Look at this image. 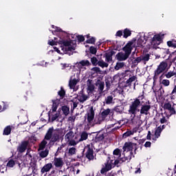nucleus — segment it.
<instances>
[{
	"instance_id": "obj_1",
	"label": "nucleus",
	"mask_w": 176,
	"mask_h": 176,
	"mask_svg": "<svg viewBox=\"0 0 176 176\" xmlns=\"http://www.w3.org/2000/svg\"><path fill=\"white\" fill-rule=\"evenodd\" d=\"M144 98H145V96L142 95L141 96H138V98L133 99V101L131 102L128 111L130 115L135 116V115H137V112H140V107L144 104V101L141 100H144Z\"/></svg>"
},
{
	"instance_id": "obj_2",
	"label": "nucleus",
	"mask_w": 176,
	"mask_h": 176,
	"mask_svg": "<svg viewBox=\"0 0 176 176\" xmlns=\"http://www.w3.org/2000/svg\"><path fill=\"white\" fill-rule=\"evenodd\" d=\"M65 133H67V131H65L64 132L63 128L54 129L52 142H57V141H60V137L65 135Z\"/></svg>"
},
{
	"instance_id": "obj_3",
	"label": "nucleus",
	"mask_w": 176,
	"mask_h": 176,
	"mask_svg": "<svg viewBox=\"0 0 176 176\" xmlns=\"http://www.w3.org/2000/svg\"><path fill=\"white\" fill-rule=\"evenodd\" d=\"M151 108H152V107L151 106V102L149 100L146 102H143L142 106H140V109L139 110L140 116L142 115H148L151 111Z\"/></svg>"
},
{
	"instance_id": "obj_4",
	"label": "nucleus",
	"mask_w": 176,
	"mask_h": 176,
	"mask_svg": "<svg viewBox=\"0 0 176 176\" xmlns=\"http://www.w3.org/2000/svg\"><path fill=\"white\" fill-rule=\"evenodd\" d=\"M167 67H168V64L166 62L162 61L160 64L157 66V69L154 72V76L157 78L160 74H163L164 71H166Z\"/></svg>"
},
{
	"instance_id": "obj_5",
	"label": "nucleus",
	"mask_w": 176,
	"mask_h": 176,
	"mask_svg": "<svg viewBox=\"0 0 176 176\" xmlns=\"http://www.w3.org/2000/svg\"><path fill=\"white\" fill-rule=\"evenodd\" d=\"M87 151L85 153V157L89 160V162H91L96 159V154L94 155V150H93V146L88 145L86 148Z\"/></svg>"
},
{
	"instance_id": "obj_6",
	"label": "nucleus",
	"mask_w": 176,
	"mask_h": 176,
	"mask_svg": "<svg viewBox=\"0 0 176 176\" xmlns=\"http://www.w3.org/2000/svg\"><path fill=\"white\" fill-rule=\"evenodd\" d=\"M163 108H164V111H168V112L170 113V115L166 116L167 119H170V116H171L173 115H175V113H176L175 109H174V107H173V106H171V103H170V102L164 103Z\"/></svg>"
},
{
	"instance_id": "obj_7",
	"label": "nucleus",
	"mask_w": 176,
	"mask_h": 176,
	"mask_svg": "<svg viewBox=\"0 0 176 176\" xmlns=\"http://www.w3.org/2000/svg\"><path fill=\"white\" fill-rule=\"evenodd\" d=\"M28 145H30V141L25 140L22 141L21 144L17 147V152L19 153H24L25 151H27V148H28Z\"/></svg>"
},
{
	"instance_id": "obj_8",
	"label": "nucleus",
	"mask_w": 176,
	"mask_h": 176,
	"mask_svg": "<svg viewBox=\"0 0 176 176\" xmlns=\"http://www.w3.org/2000/svg\"><path fill=\"white\" fill-rule=\"evenodd\" d=\"M134 42H135V40L129 41L122 48L123 52L130 56V54H131V52L133 51V45Z\"/></svg>"
},
{
	"instance_id": "obj_9",
	"label": "nucleus",
	"mask_w": 176,
	"mask_h": 176,
	"mask_svg": "<svg viewBox=\"0 0 176 176\" xmlns=\"http://www.w3.org/2000/svg\"><path fill=\"white\" fill-rule=\"evenodd\" d=\"M65 36L66 38H69L67 37V36H59V40H58V45H63V47H68V46H71L72 45V40H65Z\"/></svg>"
},
{
	"instance_id": "obj_10",
	"label": "nucleus",
	"mask_w": 176,
	"mask_h": 176,
	"mask_svg": "<svg viewBox=\"0 0 176 176\" xmlns=\"http://www.w3.org/2000/svg\"><path fill=\"white\" fill-rule=\"evenodd\" d=\"M96 86L98 87L99 94H102L104 93V87H105V82L98 79L96 82Z\"/></svg>"
},
{
	"instance_id": "obj_11",
	"label": "nucleus",
	"mask_w": 176,
	"mask_h": 176,
	"mask_svg": "<svg viewBox=\"0 0 176 176\" xmlns=\"http://www.w3.org/2000/svg\"><path fill=\"white\" fill-rule=\"evenodd\" d=\"M94 109L93 107L90 109V112L87 114L88 126H93V120H94Z\"/></svg>"
},
{
	"instance_id": "obj_12",
	"label": "nucleus",
	"mask_w": 176,
	"mask_h": 176,
	"mask_svg": "<svg viewBox=\"0 0 176 176\" xmlns=\"http://www.w3.org/2000/svg\"><path fill=\"white\" fill-rule=\"evenodd\" d=\"M129 57H130V55H128V54H126L125 52H118L116 56V58L118 61H126Z\"/></svg>"
},
{
	"instance_id": "obj_13",
	"label": "nucleus",
	"mask_w": 176,
	"mask_h": 176,
	"mask_svg": "<svg viewBox=\"0 0 176 176\" xmlns=\"http://www.w3.org/2000/svg\"><path fill=\"white\" fill-rule=\"evenodd\" d=\"M162 36L160 34H155L151 41V45L153 46H156L160 45L157 42H161Z\"/></svg>"
},
{
	"instance_id": "obj_14",
	"label": "nucleus",
	"mask_w": 176,
	"mask_h": 176,
	"mask_svg": "<svg viewBox=\"0 0 176 176\" xmlns=\"http://www.w3.org/2000/svg\"><path fill=\"white\" fill-rule=\"evenodd\" d=\"M148 38L145 36H140L137 41V47H144V45L146 43V41H148Z\"/></svg>"
},
{
	"instance_id": "obj_15",
	"label": "nucleus",
	"mask_w": 176,
	"mask_h": 176,
	"mask_svg": "<svg viewBox=\"0 0 176 176\" xmlns=\"http://www.w3.org/2000/svg\"><path fill=\"white\" fill-rule=\"evenodd\" d=\"M54 131V128L53 126L48 129L45 137L44 140H46L47 141H52V138H53V133Z\"/></svg>"
},
{
	"instance_id": "obj_16",
	"label": "nucleus",
	"mask_w": 176,
	"mask_h": 176,
	"mask_svg": "<svg viewBox=\"0 0 176 176\" xmlns=\"http://www.w3.org/2000/svg\"><path fill=\"white\" fill-rule=\"evenodd\" d=\"M122 149L124 152H133V143L131 142H125Z\"/></svg>"
},
{
	"instance_id": "obj_17",
	"label": "nucleus",
	"mask_w": 176,
	"mask_h": 176,
	"mask_svg": "<svg viewBox=\"0 0 176 176\" xmlns=\"http://www.w3.org/2000/svg\"><path fill=\"white\" fill-rule=\"evenodd\" d=\"M54 164L55 167H56L58 168L60 167H63V166H64V162L63 161V158L54 157Z\"/></svg>"
},
{
	"instance_id": "obj_18",
	"label": "nucleus",
	"mask_w": 176,
	"mask_h": 176,
	"mask_svg": "<svg viewBox=\"0 0 176 176\" xmlns=\"http://www.w3.org/2000/svg\"><path fill=\"white\" fill-rule=\"evenodd\" d=\"M53 168V164L52 163L46 164L41 170V174H45V173H49L50 170Z\"/></svg>"
},
{
	"instance_id": "obj_19",
	"label": "nucleus",
	"mask_w": 176,
	"mask_h": 176,
	"mask_svg": "<svg viewBox=\"0 0 176 176\" xmlns=\"http://www.w3.org/2000/svg\"><path fill=\"white\" fill-rule=\"evenodd\" d=\"M115 54H116V52L115 51H111L105 53V61H107V63H111V61H112V56H115Z\"/></svg>"
},
{
	"instance_id": "obj_20",
	"label": "nucleus",
	"mask_w": 176,
	"mask_h": 176,
	"mask_svg": "<svg viewBox=\"0 0 176 176\" xmlns=\"http://www.w3.org/2000/svg\"><path fill=\"white\" fill-rule=\"evenodd\" d=\"M59 32V34L58 35V38H60V36H69V34H68L67 32L63 31V30L58 27L55 28V30L52 31V34H54V32Z\"/></svg>"
},
{
	"instance_id": "obj_21",
	"label": "nucleus",
	"mask_w": 176,
	"mask_h": 176,
	"mask_svg": "<svg viewBox=\"0 0 176 176\" xmlns=\"http://www.w3.org/2000/svg\"><path fill=\"white\" fill-rule=\"evenodd\" d=\"M104 138H105V135H104V133L100 131L96 134V135L95 137V141H96V142H100L102 141V140H104Z\"/></svg>"
},
{
	"instance_id": "obj_22",
	"label": "nucleus",
	"mask_w": 176,
	"mask_h": 176,
	"mask_svg": "<svg viewBox=\"0 0 176 176\" xmlns=\"http://www.w3.org/2000/svg\"><path fill=\"white\" fill-rule=\"evenodd\" d=\"M133 156V152H130V155L128 157H123L120 158V164H122V163H124L126 162V163H129V162H130L131 160V157Z\"/></svg>"
},
{
	"instance_id": "obj_23",
	"label": "nucleus",
	"mask_w": 176,
	"mask_h": 176,
	"mask_svg": "<svg viewBox=\"0 0 176 176\" xmlns=\"http://www.w3.org/2000/svg\"><path fill=\"white\" fill-rule=\"evenodd\" d=\"M137 79V77L135 76L130 77L126 82H125V87H130L131 86V83L134 82Z\"/></svg>"
},
{
	"instance_id": "obj_24",
	"label": "nucleus",
	"mask_w": 176,
	"mask_h": 176,
	"mask_svg": "<svg viewBox=\"0 0 176 176\" xmlns=\"http://www.w3.org/2000/svg\"><path fill=\"white\" fill-rule=\"evenodd\" d=\"M89 138V134L86 131H82L80 135V138L78 140V142H82V141H86Z\"/></svg>"
},
{
	"instance_id": "obj_25",
	"label": "nucleus",
	"mask_w": 176,
	"mask_h": 176,
	"mask_svg": "<svg viewBox=\"0 0 176 176\" xmlns=\"http://www.w3.org/2000/svg\"><path fill=\"white\" fill-rule=\"evenodd\" d=\"M142 57V61L144 64H146L147 61H149L151 58V55L149 54H146L140 56Z\"/></svg>"
},
{
	"instance_id": "obj_26",
	"label": "nucleus",
	"mask_w": 176,
	"mask_h": 176,
	"mask_svg": "<svg viewBox=\"0 0 176 176\" xmlns=\"http://www.w3.org/2000/svg\"><path fill=\"white\" fill-rule=\"evenodd\" d=\"M60 100L56 99V100H52V112H56L57 111V108H58V104L57 102H59Z\"/></svg>"
},
{
	"instance_id": "obj_27",
	"label": "nucleus",
	"mask_w": 176,
	"mask_h": 176,
	"mask_svg": "<svg viewBox=\"0 0 176 176\" xmlns=\"http://www.w3.org/2000/svg\"><path fill=\"white\" fill-rule=\"evenodd\" d=\"M98 67H100L101 68H108L109 66V64L108 63L104 62L103 60H100L98 63Z\"/></svg>"
},
{
	"instance_id": "obj_28",
	"label": "nucleus",
	"mask_w": 176,
	"mask_h": 176,
	"mask_svg": "<svg viewBox=\"0 0 176 176\" xmlns=\"http://www.w3.org/2000/svg\"><path fill=\"white\" fill-rule=\"evenodd\" d=\"M60 47L61 50L64 52H72L73 50H75V47L72 46V45L66 47H64V46L61 45Z\"/></svg>"
},
{
	"instance_id": "obj_29",
	"label": "nucleus",
	"mask_w": 176,
	"mask_h": 176,
	"mask_svg": "<svg viewBox=\"0 0 176 176\" xmlns=\"http://www.w3.org/2000/svg\"><path fill=\"white\" fill-rule=\"evenodd\" d=\"M65 89H64V87H61L60 90L58 91V96L60 97V100H63L64 97H65Z\"/></svg>"
},
{
	"instance_id": "obj_30",
	"label": "nucleus",
	"mask_w": 176,
	"mask_h": 176,
	"mask_svg": "<svg viewBox=\"0 0 176 176\" xmlns=\"http://www.w3.org/2000/svg\"><path fill=\"white\" fill-rule=\"evenodd\" d=\"M10 133H12V127L8 125L4 129L3 135H9Z\"/></svg>"
},
{
	"instance_id": "obj_31",
	"label": "nucleus",
	"mask_w": 176,
	"mask_h": 176,
	"mask_svg": "<svg viewBox=\"0 0 176 176\" xmlns=\"http://www.w3.org/2000/svg\"><path fill=\"white\" fill-rule=\"evenodd\" d=\"M175 75V73H174V72H168L167 74H163L161 76L160 78H164V76H166V78H167V79H170V78H173V76H174Z\"/></svg>"
},
{
	"instance_id": "obj_32",
	"label": "nucleus",
	"mask_w": 176,
	"mask_h": 176,
	"mask_svg": "<svg viewBox=\"0 0 176 176\" xmlns=\"http://www.w3.org/2000/svg\"><path fill=\"white\" fill-rule=\"evenodd\" d=\"M62 111L65 116H68V115H69V107L68 106H63Z\"/></svg>"
},
{
	"instance_id": "obj_33",
	"label": "nucleus",
	"mask_w": 176,
	"mask_h": 176,
	"mask_svg": "<svg viewBox=\"0 0 176 176\" xmlns=\"http://www.w3.org/2000/svg\"><path fill=\"white\" fill-rule=\"evenodd\" d=\"M123 34V38H125V39H127L129 36H131V32L129 30V28L124 29Z\"/></svg>"
},
{
	"instance_id": "obj_34",
	"label": "nucleus",
	"mask_w": 176,
	"mask_h": 176,
	"mask_svg": "<svg viewBox=\"0 0 176 176\" xmlns=\"http://www.w3.org/2000/svg\"><path fill=\"white\" fill-rule=\"evenodd\" d=\"M87 98H89V96H87V95H85V94H82L81 96L78 97V100L80 102L83 104L85 101L87 100Z\"/></svg>"
},
{
	"instance_id": "obj_35",
	"label": "nucleus",
	"mask_w": 176,
	"mask_h": 176,
	"mask_svg": "<svg viewBox=\"0 0 176 176\" xmlns=\"http://www.w3.org/2000/svg\"><path fill=\"white\" fill-rule=\"evenodd\" d=\"M46 145H47V142L46 141V140L44 139L39 144V151H43V149L46 148Z\"/></svg>"
},
{
	"instance_id": "obj_36",
	"label": "nucleus",
	"mask_w": 176,
	"mask_h": 176,
	"mask_svg": "<svg viewBox=\"0 0 176 176\" xmlns=\"http://www.w3.org/2000/svg\"><path fill=\"white\" fill-rule=\"evenodd\" d=\"M74 131H69L65 135V140H68L69 141L70 140H72V138L74 137Z\"/></svg>"
},
{
	"instance_id": "obj_37",
	"label": "nucleus",
	"mask_w": 176,
	"mask_h": 176,
	"mask_svg": "<svg viewBox=\"0 0 176 176\" xmlns=\"http://www.w3.org/2000/svg\"><path fill=\"white\" fill-rule=\"evenodd\" d=\"M104 167L108 171L114 168L112 162H110L109 160H107V163H104Z\"/></svg>"
},
{
	"instance_id": "obj_38",
	"label": "nucleus",
	"mask_w": 176,
	"mask_h": 176,
	"mask_svg": "<svg viewBox=\"0 0 176 176\" xmlns=\"http://www.w3.org/2000/svg\"><path fill=\"white\" fill-rule=\"evenodd\" d=\"M124 67V63L123 62H118L114 67V69L116 71H119V69H121V68H123Z\"/></svg>"
},
{
	"instance_id": "obj_39",
	"label": "nucleus",
	"mask_w": 176,
	"mask_h": 176,
	"mask_svg": "<svg viewBox=\"0 0 176 176\" xmlns=\"http://www.w3.org/2000/svg\"><path fill=\"white\" fill-rule=\"evenodd\" d=\"M78 84V80L76 79L70 80L69 82V86L70 89H74L75 86Z\"/></svg>"
},
{
	"instance_id": "obj_40",
	"label": "nucleus",
	"mask_w": 176,
	"mask_h": 176,
	"mask_svg": "<svg viewBox=\"0 0 176 176\" xmlns=\"http://www.w3.org/2000/svg\"><path fill=\"white\" fill-rule=\"evenodd\" d=\"M47 155H49V151L47 149L41 151L39 153V156L42 159H45V157H47Z\"/></svg>"
},
{
	"instance_id": "obj_41",
	"label": "nucleus",
	"mask_w": 176,
	"mask_h": 176,
	"mask_svg": "<svg viewBox=\"0 0 176 176\" xmlns=\"http://www.w3.org/2000/svg\"><path fill=\"white\" fill-rule=\"evenodd\" d=\"M99 61L100 60H98V59L96 56H93L92 58H91V63L92 65H94V67H97Z\"/></svg>"
},
{
	"instance_id": "obj_42",
	"label": "nucleus",
	"mask_w": 176,
	"mask_h": 176,
	"mask_svg": "<svg viewBox=\"0 0 176 176\" xmlns=\"http://www.w3.org/2000/svg\"><path fill=\"white\" fill-rule=\"evenodd\" d=\"M105 102L107 105H109L113 102V96H109L105 98Z\"/></svg>"
},
{
	"instance_id": "obj_43",
	"label": "nucleus",
	"mask_w": 176,
	"mask_h": 176,
	"mask_svg": "<svg viewBox=\"0 0 176 176\" xmlns=\"http://www.w3.org/2000/svg\"><path fill=\"white\" fill-rule=\"evenodd\" d=\"M111 113V109H104L102 113H101V116L102 118H107L108 116V115H109V113Z\"/></svg>"
},
{
	"instance_id": "obj_44",
	"label": "nucleus",
	"mask_w": 176,
	"mask_h": 176,
	"mask_svg": "<svg viewBox=\"0 0 176 176\" xmlns=\"http://www.w3.org/2000/svg\"><path fill=\"white\" fill-rule=\"evenodd\" d=\"M79 64H80L82 67H89V65H91V63L88 60H82L79 62Z\"/></svg>"
},
{
	"instance_id": "obj_45",
	"label": "nucleus",
	"mask_w": 176,
	"mask_h": 176,
	"mask_svg": "<svg viewBox=\"0 0 176 176\" xmlns=\"http://www.w3.org/2000/svg\"><path fill=\"white\" fill-rule=\"evenodd\" d=\"M134 134L133 131L128 130L122 135V138H127V137H130V135H133Z\"/></svg>"
},
{
	"instance_id": "obj_46",
	"label": "nucleus",
	"mask_w": 176,
	"mask_h": 176,
	"mask_svg": "<svg viewBox=\"0 0 176 176\" xmlns=\"http://www.w3.org/2000/svg\"><path fill=\"white\" fill-rule=\"evenodd\" d=\"M162 126H158L155 132V136L156 138H159L160 135L162 134Z\"/></svg>"
},
{
	"instance_id": "obj_47",
	"label": "nucleus",
	"mask_w": 176,
	"mask_h": 176,
	"mask_svg": "<svg viewBox=\"0 0 176 176\" xmlns=\"http://www.w3.org/2000/svg\"><path fill=\"white\" fill-rule=\"evenodd\" d=\"M15 165H16V161H14L13 159H11L8 161L6 166L7 167L10 168L12 167H14Z\"/></svg>"
},
{
	"instance_id": "obj_48",
	"label": "nucleus",
	"mask_w": 176,
	"mask_h": 176,
	"mask_svg": "<svg viewBox=\"0 0 176 176\" xmlns=\"http://www.w3.org/2000/svg\"><path fill=\"white\" fill-rule=\"evenodd\" d=\"M95 88L96 87H94V85L91 84V82L89 81V85L87 87L88 93H93V91H94Z\"/></svg>"
},
{
	"instance_id": "obj_49",
	"label": "nucleus",
	"mask_w": 176,
	"mask_h": 176,
	"mask_svg": "<svg viewBox=\"0 0 176 176\" xmlns=\"http://www.w3.org/2000/svg\"><path fill=\"white\" fill-rule=\"evenodd\" d=\"M69 156H73V155H76V148L75 147H72L69 148Z\"/></svg>"
},
{
	"instance_id": "obj_50",
	"label": "nucleus",
	"mask_w": 176,
	"mask_h": 176,
	"mask_svg": "<svg viewBox=\"0 0 176 176\" xmlns=\"http://www.w3.org/2000/svg\"><path fill=\"white\" fill-rule=\"evenodd\" d=\"M141 61H142V58L140 56L137 57L135 60H133V64H134V65H138L139 64V63H141Z\"/></svg>"
},
{
	"instance_id": "obj_51",
	"label": "nucleus",
	"mask_w": 176,
	"mask_h": 176,
	"mask_svg": "<svg viewBox=\"0 0 176 176\" xmlns=\"http://www.w3.org/2000/svg\"><path fill=\"white\" fill-rule=\"evenodd\" d=\"M113 155L114 156H118V157H120V156H122V153H120V149L119 148H116L113 152Z\"/></svg>"
},
{
	"instance_id": "obj_52",
	"label": "nucleus",
	"mask_w": 176,
	"mask_h": 176,
	"mask_svg": "<svg viewBox=\"0 0 176 176\" xmlns=\"http://www.w3.org/2000/svg\"><path fill=\"white\" fill-rule=\"evenodd\" d=\"M86 43H89V44H91V45H94L96 43V38L95 37H91L90 38H89L86 41Z\"/></svg>"
},
{
	"instance_id": "obj_53",
	"label": "nucleus",
	"mask_w": 176,
	"mask_h": 176,
	"mask_svg": "<svg viewBox=\"0 0 176 176\" xmlns=\"http://www.w3.org/2000/svg\"><path fill=\"white\" fill-rule=\"evenodd\" d=\"M89 52L91 54H97V47L91 46L89 47Z\"/></svg>"
},
{
	"instance_id": "obj_54",
	"label": "nucleus",
	"mask_w": 176,
	"mask_h": 176,
	"mask_svg": "<svg viewBox=\"0 0 176 176\" xmlns=\"http://www.w3.org/2000/svg\"><path fill=\"white\" fill-rule=\"evenodd\" d=\"M30 166L32 170L34 168H38V165H36V161H32V160H31Z\"/></svg>"
},
{
	"instance_id": "obj_55",
	"label": "nucleus",
	"mask_w": 176,
	"mask_h": 176,
	"mask_svg": "<svg viewBox=\"0 0 176 176\" xmlns=\"http://www.w3.org/2000/svg\"><path fill=\"white\" fill-rule=\"evenodd\" d=\"M37 140L38 139L35 135H32L29 138V141L30 142H31V144H35V142H36Z\"/></svg>"
},
{
	"instance_id": "obj_56",
	"label": "nucleus",
	"mask_w": 176,
	"mask_h": 176,
	"mask_svg": "<svg viewBox=\"0 0 176 176\" xmlns=\"http://www.w3.org/2000/svg\"><path fill=\"white\" fill-rule=\"evenodd\" d=\"M91 71H94L96 74H101V69L98 67H94L91 69Z\"/></svg>"
},
{
	"instance_id": "obj_57",
	"label": "nucleus",
	"mask_w": 176,
	"mask_h": 176,
	"mask_svg": "<svg viewBox=\"0 0 176 176\" xmlns=\"http://www.w3.org/2000/svg\"><path fill=\"white\" fill-rule=\"evenodd\" d=\"M78 142H79V140L75 141L74 140H72L69 141V145L70 146H75V145H77L78 144Z\"/></svg>"
},
{
	"instance_id": "obj_58",
	"label": "nucleus",
	"mask_w": 176,
	"mask_h": 176,
	"mask_svg": "<svg viewBox=\"0 0 176 176\" xmlns=\"http://www.w3.org/2000/svg\"><path fill=\"white\" fill-rule=\"evenodd\" d=\"M8 108H9V104H8V102H3V108L1 112H3V111H6Z\"/></svg>"
},
{
	"instance_id": "obj_59",
	"label": "nucleus",
	"mask_w": 176,
	"mask_h": 176,
	"mask_svg": "<svg viewBox=\"0 0 176 176\" xmlns=\"http://www.w3.org/2000/svg\"><path fill=\"white\" fill-rule=\"evenodd\" d=\"M57 43H58V41H55L54 40H52L48 41V45L50 46H57Z\"/></svg>"
},
{
	"instance_id": "obj_60",
	"label": "nucleus",
	"mask_w": 176,
	"mask_h": 176,
	"mask_svg": "<svg viewBox=\"0 0 176 176\" xmlns=\"http://www.w3.org/2000/svg\"><path fill=\"white\" fill-rule=\"evenodd\" d=\"M161 53L162 54V57H166V54H170V50H162Z\"/></svg>"
},
{
	"instance_id": "obj_61",
	"label": "nucleus",
	"mask_w": 176,
	"mask_h": 176,
	"mask_svg": "<svg viewBox=\"0 0 176 176\" xmlns=\"http://www.w3.org/2000/svg\"><path fill=\"white\" fill-rule=\"evenodd\" d=\"M119 163L120 164V158L116 159V160L113 161V162H112L113 167L115 168L116 166H117V167H119V166H118V164H119Z\"/></svg>"
},
{
	"instance_id": "obj_62",
	"label": "nucleus",
	"mask_w": 176,
	"mask_h": 176,
	"mask_svg": "<svg viewBox=\"0 0 176 176\" xmlns=\"http://www.w3.org/2000/svg\"><path fill=\"white\" fill-rule=\"evenodd\" d=\"M162 83L165 86H170V80L167 79L162 80Z\"/></svg>"
},
{
	"instance_id": "obj_63",
	"label": "nucleus",
	"mask_w": 176,
	"mask_h": 176,
	"mask_svg": "<svg viewBox=\"0 0 176 176\" xmlns=\"http://www.w3.org/2000/svg\"><path fill=\"white\" fill-rule=\"evenodd\" d=\"M77 39L78 42H85V36L83 35H78L77 36Z\"/></svg>"
},
{
	"instance_id": "obj_64",
	"label": "nucleus",
	"mask_w": 176,
	"mask_h": 176,
	"mask_svg": "<svg viewBox=\"0 0 176 176\" xmlns=\"http://www.w3.org/2000/svg\"><path fill=\"white\" fill-rule=\"evenodd\" d=\"M71 102H73V104H71L72 107V109H75L77 107H78V102H75L74 100H71Z\"/></svg>"
}]
</instances>
